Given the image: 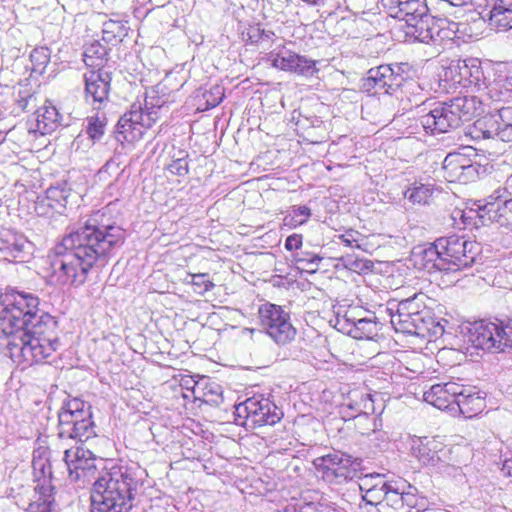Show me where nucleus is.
I'll list each match as a JSON object with an SVG mask.
<instances>
[{"mask_svg":"<svg viewBox=\"0 0 512 512\" xmlns=\"http://www.w3.org/2000/svg\"><path fill=\"white\" fill-rule=\"evenodd\" d=\"M311 508L308 507V508H302L300 510H297L295 508H293V512H310ZM311 512H315V511H311Z\"/></svg>","mask_w":512,"mask_h":512,"instance_id":"obj_53","label":"nucleus"},{"mask_svg":"<svg viewBox=\"0 0 512 512\" xmlns=\"http://www.w3.org/2000/svg\"><path fill=\"white\" fill-rule=\"evenodd\" d=\"M462 70H464V72H462L461 74H464V73H467L468 72V66L465 64L463 68H461Z\"/></svg>","mask_w":512,"mask_h":512,"instance_id":"obj_54","label":"nucleus"},{"mask_svg":"<svg viewBox=\"0 0 512 512\" xmlns=\"http://www.w3.org/2000/svg\"><path fill=\"white\" fill-rule=\"evenodd\" d=\"M316 64L317 61L298 54L291 72L305 77H312L319 71Z\"/></svg>","mask_w":512,"mask_h":512,"instance_id":"obj_40","label":"nucleus"},{"mask_svg":"<svg viewBox=\"0 0 512 512\" xmlns=\"http://www.w3.org/2000/svg\"><path fill=\"white\" fill-rule=\"evenodd\" d=\"M241 27L242 40L246 44H262L273 41L275 36L273 31L266 30L260 23H248Z\"/></svg>","mask_w":512,"mask_h":512,"instance_id":"obj_32","label":"nucleus"},{"mask_svg":"<svg viewBox=\"0 0 512 512\" xmlns=\"http://www.w3.org/2000/svg\"><path fill=\"white\" fill-rule=\"evenodd\" d=\"M61 115L57 108L50 103H45L35 112V128L34 132L41 135L50 134L60 125Z\"/></svg>","mask_w":512,"mask_h":512,"instance_id":"obj_27","label":"nucleus"},{"mask_svg":"<svg viewBox=\"0 0 512 512\" xmlns=\"http://www.w3.org/2000/svg\"><path fill=\"white\" fill-rule=\"evenodd\" d=\"M279 512H293V508L292 509L286 508L285 510L279 511Z\"/></svg>","mask_w":512,"mask_h":512,"instance_id":"obj_55","label":"nucleus"},{"mask_svg":"<svg viewBox=\"0 0 512 512\" xmlns=\"http://www.w3.org/2000/svg\"><path fill=\"white\" fill-rule=\"evenodd\" d=\"M484 90L485 95L492 101H509L512 99V78L494 80Z\"/></svg>","mask_w":512,"mask_h":512,"instance_id":"obj_33","label":"nucleus"},{"mask_svg":"<svg viewBox=\"0 0 512 512\" xmlns=\"http://www.w3.org/2000/svg\"><path fill=\"white\" fill-rule=\"evenodd\" d=\"M68 193L59 187H50L46 191V205L52 210L61 213L67 205Z\"/></svg>","mask_w":512,"mask_h":512,"instance_id":"obj_37","label":"nucleus"},{"mask_svg":"<svg viewBox=\"0 0 512 512\" xmlns=\"http://www.w3.org/2000/svg\"><path fill=\"white\" fill-rule=\"evenodd\" d=\"M483 102L477 96H461L437 104L419 118L427 133H448L483 112Z\"/></svg>","mask_w":512,"mask_h":512,"instance_id":"obj_5","label":"nucleus"},{"mask_svg":"<svg viewBox=\"0 0 512 512\" xmlns=\"http://www.w3.org/2000/svg\"><path fill=\"white\" fill-rule=\"evenodd\" d=\"M202 390L203 402L212 406H219L223 402L222 387L218 383L214 381L208 382Z\"/></svg>","mask_w":512,"mask_h":512,"instance_id":"obj_42","label":"nucleus"},{"mask_svg":"<svg viewBox=\"0 0 512 512\" xmlns=\"http://www.w3.org/2000/svg\"><path fill=\"white\" fill-rule=\"evenodd\" d=\"M341 261L343 262L345 267H347L348 269L353 270V271H359V270L362 271L364 269L370 268V266L366 262H364L362 260L354 259L350 256L342 257Z\"/></svg>","mask_w":512,"mask_h":512,"instance_id":"obj_47","label":"nucleus"},{"mask_svg":"<svg viewBox=\"0 0 512 512\" xmlns=\"http://www.w3.org/2000/svg\"><path fill=\"white\" fill-rule=\"evenodd\" d=\"M125 242V231L104 211L93 213L52 249L50 266L61 285L81 286L94 266H104Z\"/></svg>","mask_w":512,"mask_h":512,"instance_id":"obj_1","label":"nucleus"},{"mask_svg":"<svg viewBox=\"0 0 512 512\" xmlns=\"http://www.w3.org/2000/svg\"><path fill=\"white\" fill-rule=\"evenodd\" d=\"M436 240L427 246L415 247L412 251L411 261L419 269L429 274L437 272H449L447 262L443 260Z\"/></svg>","mask_w":512,"mask_h":512,"instance_id":"obj_20","label":"nucleus"},{"mask_svg":"<svg viewBox=\"0 0 512 512\" xmlns=\"http://www.w3.org/2000/svg\"><path fill=\"white\" fill-rule=\"evenodd\" d=\"M372 0H344L346 9L354 15L365 14Z\"/></svg>","mask_w":512,"mask_h":512,"instance_id":"obj_45","label":"nucleus"},{"mask_svg":"<svg viewBox=\"0 0 512 512\" xmlns=\"http://www.w3.org/2000/svg\"><path fill=\"white\" fill-rule=\"evenodd\" d=\"M434 194V187L431 184L414 182L404 192V197L413 204L427 205Z\"/></svg>","mask_w":512,"mask_h":512,"instance_id":"obj_34","label":"nucleus"},{"mask_svg":"<svg viewBox=\"0 0 512 512\" xmlns=\"http://www.w3.org/2000/svg\"><path fill=\"white\" fill-rule=\"evenodd\" d=\"M277 512H279V511H277Z\"/></svg>","mask_w":512,"mask_h":512,"instance_id":"obj_56","label":"nucleus"},{"mask_svg":"<svg viewBox=\"0 0 512 512\" xmlns=\"http://www.w3.org/2000/svg\"><path fill=\"white\" fill-rule=\"evenodd\" d=\"M496 116L500 126V140L512 141V107H502L497 110Z\"/></svg>","mask_w":512,"mask_h":512,"instance_id":"obj_36","label":"nucleus"},{"mask_svg":"<svg viewBox=\"0 0 512 512\" xmlns=\"http://www.w3.org/2000/svg\"><path fill=\"white\" fill-rule=\"evenodd\" d=\"M381 5L391 17L405 21L406 34L414 39L432 21L426 0H381Z\"/></svg>","mask_w":512,"mask_h":512,"instance_id":"obj_12","label":"nucleus"},{"mask_svg":"<svg viewBox=\"0 0 512 512\" xmlns=\"http://www.w3.org/2000/svg\"><path fill=\"white\" fill-rule=\"evenodd\" d=\"M427 296L415 293L401 301H391L387 310L390 322L397 332L424 337L435 324L432 311L426 306Z\"/></svg>","mask_w":512,"mask_h":512,"instance_id":"obj_6","label":"nucleus"},{"mask_svg":"<svg viewBox=\"0 0 512 512\" xmlns=\"http://www.w3.org/2000/svg\"><path fill=\"white\" fill-rule=\"evenodd\" d=\"M459 31V23L445 18H435L420 28L415 40L425 44L440 45L447 40H454Z\"/></svg>","mask_w":512,"mask_h":512,"instance_id":"obj_18","label":"nucleus"},{"mask_svg":"<svg viewBox=\"0 0 512 512\" xmlns=\"http://www.w3.org/2000/svg\"><path fill=\"white\" fill-rule=\"evenodd\" d=\"M358 235H359L358 232H355L353 230H349L345 234L340 235L339 239L347 247L360 248L361 246H360V244L358 242V239L355 237V236H358Z\"/></svg>","mask_w":512,"mask_h":512,"instance_id":"obj_48","label":"nucleus"},{"mask_svg":"<svg viewBox=\"0 0 512 512\" xmlns=\"http://www.w3.org/2000/svg\"><path fill=\"white\" fill-rule=\"evenodd\" d=\"M475 74L471 73V77H473L474 79L473 80H470L471 83H475L476 85H479V75L482 74L481 70L479 69V67H476V70L474 72Z\"/></svg>","mask_w":512,"mask_h":512,"instance_id":"obj_51","label":"nucleus"},{"mask_svg":"<svg viewBox=\"0 0 512 512\" xmlns=\"http://www.w3.org/2000/svg\"><path fill=\"white\" fill-rule=\"evenodd\" d=\"M105 123L98 116L87 118L86 132L92 140H99L104 134Z\"/></svg>","mask_w":512,"mask_h":512,"instance_id":"obj_43","label":"nucleus"},{"mask_svg":"<svg viewBox=\"0 0 512 512\" xmlns=\"http://www.w3.org/2000/svg\"><path fill=\"white\" fill-rule=\"evenodd\" d=\"M292 259L296 264L301 265L303 269L315 272L323 258L311 251H297L292 254Z\"/></svg>","mask_w":512,"mask_h":512,"instance_id":"obj_38","label":"nucleus"},{"mask_svg":"<svg viewBox=\"0 0 512 512\" xmlns=\"http://www.w3.org/2000/svg\"><path fill=\"white\" fill-rule=\"evenodd\" d=\"M164 85H157L148 94L144 104L140 101L131 104L130 109L118 120L116 125L117 140L135 142L142 138L144 131L152 127L160 118V110L168 103L174 102L170 94L165 93Z\"/></svg>","mask_w":512,"mask_h":512,"instance_id":"obj_4","label":"nucleus"},{"mask_svg":"<svg viewBox=\"0 0 512 512\" xmlns=\"http://www.w3.org/2000/svg\"><path fill=\"white\" fill-rule=\"evenodd\" d=\"M234 415L237 425L253 430L278 423L283 417V412L269 398L253 396L236 405Z\"/></svg>","mask_w":512,"mask_h":512,"instance_id":"obj_9","label":"nucleus"},{"mask_svg":"<svg viewBox=\"0 0 512 512\" xmlns=\"http://www.w3.org/2000/svg\"><path fill=\"white\" fill-rule=\"evenodd\" d=\"M466 135L470 136L473 140H500V126L496 113H489L477 119L467 128Z\"/></svg>","mask_w":512,"mask_h":512,"instance_id":"obj_26","label":"nucleus"},{"mask_svg":"<svg viewBox=\"0 0 512 512\" xmlns=\"http://www.w3.org/2000/svg\"><path fill=\"white\" fill-rule=\"evenodd\" d=\"M203 97L206 101V109H211L219 105L224 98L223 88L216 85L212 87L209 91L203 94Z\"/></svg>","mask_w":512,"mask_h":512,"instance_id":"obj_44","label":"nucleus"},{"mask_svg":"<svg viewBox=\"0 0 512 512\" xmlns=\"http://www.w3.org/2000/svg\"><path fill=\"white\" fill-rule=\"evenodd\" d=\"M297 56L296 52L286 48L285 45H280L267 54L266 62L275 69L291 72Z\"/></svg>","mask_w":512,"mask_h":512,"instance_id":"obj_30","label":"nucleus"},{"mask_svg":"<svg viewBox=\"0 0 512 512\" xmlns=\"http://www.w3.org/2000/svg\"><path fill=\"white\" fill-rule=\"evenodd\" d=\"M321 478L331 484H341L351 481L358 475L360 463L340 451H334L314 460Z\"/></svg>","mask_w":512,"mask_h":512,"instance_id":"obj_15","label":"nucleus"},{"mask_svg":"<svg viewBox=\"0 0 512 512\" xmlns=\"http://www.w3.org/2000/svg\"><path fill=\"white\" fill-rule=\"evenodd\" d=\"M410 77L411 66L408 63L380 65L368 70L361 88L367 93L393 95Z\"/></svg>","mask_w":512,"mask_h":512,"instance_id":"obj_10","label":"nucleus"},{"mask_svg":"<svg viewBox=\"0 0 512 512\" xmlns=\"http://www.w3.org/2000/svg\"><path fill=\"white\" fill-rule=\"evenodd\" d=\"M303 237L301 234H292L285 240V248L288 251L299 250L302 246Z\"/></svg>","mask_w":512,"mask_h":512,"instance_id":"obj_49","label":"nucleus"},{"mask_svg":"<svg viewBox=\"0 0 512 512\" xmlns=\"http://www.w3.org/2000/svg\"><path fill=\"white\" fill-rule=\"evenodd\" d=\"M85 96L94 109H101L109 100L111 76L106 71L91 70L84 74Z\"/></svg>","mask_w":512,"mask_h":512,"instance_id":"obj_19","label":"nucleus"},{"mask_svg":"<svg viewBox=\"0 0 512 512\" xmlns=\"http://www.w3.org/2000/svg\"><path fill=\"white\" fill-rule=\"evenodd\" d=\"M478 216L482 219V224L486 222L498 223L500 226H512V199L487 202L484 205H478Z\"/></svg>","mask_w":512,"mask_h":512,"instance_id":"obj_23","label":"nucleus"},{"mask_svg":"<svg viewBox=\"0 0 512 512\" xmlns=\"http://www.w3.org/2000/svg\"><path fill=\"white\" fill-rule=\"evenodd\" d=\"M489 21L498 31H510L512 37V0H495Z\"/></svg>","mask_w":512,"mask_h":512,"instance_id":"obj_28","label":"nucleus"},{"mask_svg":"<svg viewBox=\"0 0 512 512\" xmlns=\"http://www.w3.org/2000/svg\"><path fill=\"white\" fill-rule=\"evenodd\" d=\"M442 444L435 438H418L413 441L412 455L425 466H436L440 460L438 455Z\"/></svg>","mask_w":512,"mask_h":512,"instance_id":"obj_25","label":"nucleus"},{"mask_svg":"<svg viewBox=\"0 0 512 512\" xmlns=\"http://www.w3.org/2000/svg\"><path fill=\"white\" fill-rule=\"evenodd\" d=\"M258 319L260 326L277 345H287L295 339L297 330L291 323L290 313L282 306L269 302L260 305Z\"/></svg>","mask_w":512,"mask_h":512,"instance_id":"obj_11","label":"nucleus"},{"mask_svg":"<svg viewBox=\"0 0 512 512\" xmlns=\"http://www.w3.org/2000/svg\"><path fill=\"white\" fill-rule=\"evenodd\" d=\"M468 341L478 349L506 352L512 349V319L480 320L468 328Z\"/></svg>","mask_w":512,"mask_h":512,"instance_id":"obj_8","label":"nucleus"},{"mask_svg":"<svg viewBox=\"0 0 512 512\" xmlns=\"http://www.w3.org/2000/svg\"><path fill=\"white\" fill-rule=\"evenodd\" d=\"M192 282L194 285L203 286V292L209 291L214 287V284L207 278L206 274L194 275Z\"/></svg>","mask_w":512,"mask_h":512,"instance_id":"obj_50","label":"nucleus"},{"mask_svg":"<svg viewBox=\"0 0 512 512\" xmlns=\"http://www.w3.org/2000/svg\"><path fill=\"white\" fill-rule=\"evenodd\" d=\"M454 407L464 417L472 418L484 409L485 399L476 387L460 384V393L455 397Z\"/></svg>","mask_w":512,"mask_h":512,"instance_id":"obj_24","label":"nucleus"},{"mask_svg":"<svg viewBox=\"0 0 512 512\" xmlns=\"http://www.w3.org/2000/svg\"><path fill=\"white\" fill-rule=\"evenodd\" d=\"M337 326H339V330L355 339L366 340H375L381 329V323L376 321V317L357 318L353 311H349L342 318H338Z\"/></svg>","mask_w":512,"mask_h":512,"instance_id":"obj_17","label":"nucleus"},{"mask_svg":"<svg viewBox=\"0 0 512 512\" xmlns=\"http://www.w3.org/2000/svg\"><path fill=\"white\" fill-rule=\"evenodd\" d=\"M51 51L46 46L34 48L30 53V60L35 72L42 73L50 61Z\"/></svg>","mask_w":512,"mask_h":512,"instance_id":"obj_41","label":"nucleus"},{"mask_svg":"<svg viewBox=\"0 0 512 512\" xmlns=\"http://www.w3.org/2000/svg\"><path fill=\"white\" fill-rule=\"evenodd\" d=\"M32 466L37 480L36 499L30 503L26 512H58L54 487L51 485L52 467L46 452H34Z\"/></svg>","mask_w":512,"mask_h":512,"instance_id":"obj_13","label":"nucleus"},{"mask_svg":"<svg viewBox=\"0 0 512 512\" xmlns=\"http://www.w3.org/2000/svg\"><path fill=\"white\" fill-rule=\"evenodd\" d=\"M442 168L450 178L460 179L462 176H472L477 170L462 154L449 153L444 161Z\"/></svg>","mask_w":512,"mask_h":512,"instance_id":"obj_29","label":"nucleus"},{"mask_svg":"<svg viewBox=\"0 0 512 512\" xmlns=\"http://www.w3.org/2000/svg\"><path fill=\"white\" fill-rule=\"evenodd\" d=\"M138 481L126 467L113 466L101 472L91 491V512H129Z\"/></svg>","mask_w":512,"mask_h":512,"instance_id":"obj_3","label":"nucleus"},{"mask_svg":"<svg viewBox=\"0 0 512 512\" xmlns=\"http://www.w3.org/2000/svg\"><path fill=\"white\" fill-rule=\"evenodd\" d=\"M39 304L30 292L11 290L0 296V329L14 362L42 363L60 346L58 322L40 311Z\"/></svg>","mask_w":512,"mask_h":512,"instance_id":"obj_2","label":"nucleus"},{"mask_svg":"<svg viewBox=\"0 0 512 512\" xmlns=\"http://www.w3.org/2000/svg\"><path fill=\"white\" fill-rule=\"evenodd\" d=\"M311 216V210L305 205H295L291 207V210L284 218L285 225L290 227H297L305 224Z\"/></svg>","mask_w":512,"mask_h":512,"instance_id":"obj_39","label":"nucleus"},{"mask_svg":"<svg viewBox=\"0 0 512 512\" xmlns=\"http://www.w3.org/2000/svg\"><path fill=\"white\" fill-rule=\"evenodd\" d=\"M64 462L69 472L71 481L90 482L95 477L97 467L96 459L92 452L81 446L66 449L64 452Z\"/></svg>","mask_w":512,"mask_h":512,"instance_id":"obj_16","label":"nucleus"},{"mask_svg":"<svg viewBox=\"0 0 512 512\" xmlns=\"http://www.w3.org/2000/svg\"><path fill=\"white\" fill-rule=\"evenodd\" d=\"M31 98H32V95H29L27 98L19 99L18 100L19 106L22 107L23 109H25L28 104L29 99H31Z\"/></svg>","mask_w":512,"mask_h":512,"instance_id":"obj_52","label":"nucleus"},{"mask_svg":"<svg viewBox=\"0 0 512 512\" xmlns=\"http://www.w3.org/2000/svg\"><path fill=\"white\" fill-rule=\"evenodd\" d=\"M436 242L443 260L449 264V272L470 268L479 254V245L476 242L458 235L441 237Z\"/></svg>","mask_w":512,"mask_h":512,"instance_id":"obj_14","label":"nucleus"},{"mask_svg":"<svg viewBox=\"0 0 512 512\" xmlns=\"http://www.w3.org/2000/svg\"><path fill=\"white\" fill-rule=\"evenodd\" d=\"M460 393V384L456 382L437 383L423 394L424 400L440 410L455 411L454 402Z\"/></svg>","mask_w":512,"mask_h":512,"instance_id":"obj_22","label":"nucleus"},{"mask_svg":"<svg viewBox=\"0 0 512 512\" xmlns=\"http://www.w3.org/2000/svg\"><path fill=\"white\" fill-rule=\"evenodd\" d=\"M127 34V28L125 24L120 21L108 20L103 24L102 29V40L107 44L114 45L120 42Z\"/></svg>","mask_w":512,"mask_h":512,"instance_id":"obj_35","label":"nucleus"},{"mask_svg":"<svg viewBox=\"0 0 512 512\" xmlns=\"http://www.w3.org/2000/svg\"><path fill=\"white\" fill-rule=\"evenodd\" d=\"M29 248L30 242L23 234L10 228L0 229V252L5 259L23 261Z\"/></svg>","mask_w":512,"mask_h":512,"instance_id":"obj_21","label":"nucleus"},{"mask_svg":"<svg viewBox=\"0 0 512 512\" xmlns=\"http://www.w3.org/2000/svg\"><path fill=\"white\" fill-rule=\"evenodd\" d=\"M58 436L84 442L96 435L91 405L73 398L66 401L58 413Z\"/></svg>","mask_w":512,"mask_h":512,"instance_id":"obj_7","label":"nucleus"},{"mask_svg":"<svg viewBox=\"0 0 512 512\" xmlns=\"http://www.w3.org/2000/svg\"><path fill=\"white\" fill-rule=\"evenodd\" d=\"M109 49L99 41H93L85 46L83 60L87 67L94 71H104L103 67L107 62Z\"/></svg>","mask_w":512,"mask_h":512,"instance_id":"obj_31","label":"nucleus"},{"mask_svg":"<svg viewBox=\"0 0 512 512\" xmlns=\"http://www.w3.org/2000/svg\"><path fill=\"white\" fill-rule=\"evenodd\" d=\"M168 170L174 175L186 176L189 172L188 161L185 157L177 158L168 165Z\"/></svg>","mask_w":512,"mask_h":512,"instance_id":"obj_46","label":"nucleus"}]
</instances>
